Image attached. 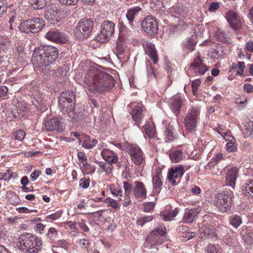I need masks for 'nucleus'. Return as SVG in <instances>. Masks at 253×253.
Segmentation results:
<instances>
[{"label":"nucleus","instance_id":"obj_44","mask_svg":"<svg viewBox=\"0 0 253 253\" xmlns=\"http://www.w3.org/2000/svg\"><path fill=\"white\" fill-rule=\"evenodd\" d=\"M216 131L222 136V137L225 140H228L229 139L228 137H231L230 132L224 129L222 126H219L218 128H216Z\"/></svg>","mask_w":253,"mask_h":253},{"label":"nucleus","instance_id":"obj_38","mask_svg":"<svg viewBox=\"0 0 253 253\" xmlns=\"http://www.w3.org/2000/svg\"><path fill=\"white\" fill-rule=\"evenodd\" d=\"M229 223L235 228H237L242 223V219L240 215L235 214L229 217Z\"/></svg>","mask_w":253,"mask_h":253},{"label":"nucleus","instance_id":"obj_50","mask_svg":"<svg viewBox=\"0 0 253 253\" xmlns=\"http://www.w3.org/2000/svg\"><path fill=\"white\" fill-rule=\"evenodd\" d=\"M62 214V211H58L54 213H52L51 214L47 215L45 216V219L46 220H55L58 219H59L60 217H61Z\"/></svg>","mask_w":253,"mask_h":253},{"label":"nucleus","instance_id":"obj_36","mask_svg":"<svg viewBox=\"0 0 253 253\" xmlns=\"http://www.w3.org/2000/svg\"><path fill=\"white\" fill-rule=\"evenodd\" d=\"M169 157L173 162L176 163L183 160L185 156L182 151L178 150L171 152Z\"/></svg>","mask_w":253,"mask_h":253},{"label":"nucleus","instance_id":"obj_14","mask_svg":"<svg viewBox=\"0 0 253 253\" xmlns=\"http://www.w3.org/2000/svg\"><path fill=\"white\" fill-rule=\"evenodd\" d=\"M45 38L55 42L64 43L68 41L65 34L57 29H51L46 33Z\"/></svg>","mask_w":253,"mask_h":253},{"label":"nucleus","instance_id":"obj_49","mask_svg":"<svg viewBox=\"0 0 253 253\" xmlns=\"http://www.w3.org/2000/svg\"><path fill=\"white\" fill-rule=\"evenodd\" d=\"M26 135V133L24 130L22 129H19L15 131L14 133V136L15 138L18 140L22 141L23 140Z\"/></svg>","mask_w":253,"mask_h":253},{"label":"nucleus","instance_id":"obj_8","mask_svg":"<svg viewBox=\"0 0 253 253\" xmlns=\"http://www.w3.org/2000/svg\"><path fill=\"white\" fill-rule=\"evenodd\" d=\"M126 148L133 163L136 166L141 165L144 159L143 152L139 147L136 144H127Z\"/></svg>","mask_w":253,"mask_h":253},{"label":"nucleus","instance_id":"obj_48","mask_svg":"<svg viewBox=\"0 0 253 253\" xmlns=\"http://www.w3.org/2000/svg\"><path fill=\"white\" fill-rule=\"evenodd\" d=\"M219 250V246L213 244H209L206 249V253H218Z\"/></svg>","mask_w":253,"mask_h":253},{"label":"nucleus","instance_id":"obj_22","mask_svg":"<svg viewBox=\"0 0 253 253\" xmlns=\"http://www.w3.org/2000/svg\"><path fill=\"white\" fill-rule=\"evenodd\" d=\"M133 189V194L136 198H145L147 192L144 184L140 181H135Z\"/></svg>","mask_w":253,"mask_h":253},{"label":"nucleus","instance_id":"obj_11","mask_svg":"<svg viewBox=\"0 0 253 253\" xmlns=\"http://www.w3.org/2000/svg\"><path fill=\"white\" fill-rule=\"evenodd\" d=\"M75 97L74 93L70 91L61 93L58 100L59 107L61 110H69L70 105H74Z\"/></svg>","mask_w":253,"mask_h":253},{"label":"nucleus","instance_id":"obj_55","mask_svg":"<svg viewBox=\"0 0 253 253\" xmlns=\"http://www.w3.org/2000/svg\"><path fill=\"white\" fill-rule=\"evenodd\" d=\"M153 217L151 216L143 217L137 220V223L141 226H143L145 223L151 221Z\"/></svg>","mask_w":253,"mask_h":253},{"label":"nucleus","instance_id":"obj_2","mask_svg":"<svg viewBox=\"0 0 253 253\" xmlns=\"http://www.w3.org/2000/svg\"><path fill=\"white\" fill-rule=\"evenodd\" d=\"M58 50L54 46L43 44L36 48L32 56V62L35 68L45 67L57 58Z\"/></svg>","mask_w":253,"mask_h":253},{"label":"nucleus","instance_id":"obj_17","mask_svg":"<svg viewBox=\"0 0 253 253\" xmlns=\"http://www.w3.org/2000/svg\"><path fill=\"white\" fill-rule=\"evenodd\" d=\"M184 173V167L178 165L172 168L169 171L168 178L172 185L176 183L175 180L180 179Z\"/></svg>","mask_w":253,"mask_h":253},{"label":"nucleus","instance_id":"obj_63","mask_svg":"<svg viewBox=\"0 0 253 253\" xmlns=\"http://www.w3.org/2000/svg\"><path fill=\"white\" fill-rule=\"evenodd\" d=\"M245 68V64L244 62H238V70L237 71V74L242 76L244 74V70Z\"/></svg>","mask_w":253,"mask_h":253},{"label":"nucleus","instance_id":"obj_35","mask_svg":"<svg viewBox=\"0 0 253 253\" xmlns=\"http://www.w3.org/2000/svg\"><path fill=\"white\" fill-rule=\"evenodd\" d=\"M173 130L174 128L171 126L166 128L165 131L166 142L172 141L177 138V135L174 133Z\"/></svg>","mask_w":253,"mask_h":253},{"label":"nucleus","instance_id":"obj_18","mask_svg":"<svg viewBox=\"0 0 253 253\" xmlns=\"http://www.w3.org/2000/svg\"><path fill=\"white\" fill-rule=\"evenodd\" d=\"M183 102L184 99L178 94L174 95L170 98L169 101V107L176 116L179 115L180 108Z\"/></svg>","mask_w":253,"mask_h":253},{"label":"nucleus","instance_id":"obj_52","mask_svg":"<svg viewBox=\"0 0 253 253\" xmlns=\"http://www.w3.org/2000/svg\"><path fill=\"white\" fill-rule=\"evenodd\" d=\"M79 186L83 189H86L89 186L90 180L88 178H82L80 180Z\"/></svg>","mask_w":253,"mask_h":253},{"label":"nucleus","instance_id":"obj_45","mask_svg":"<svg viewBox=\"0 0 253 253\" xmlns=\"http://www.w3.org/2000/svg\"><path fill=\"white\" fill-rule=\"evenodd\" d=\"M227 34L225 31L218 29L216 32L215 37L219 41L225 42L226 41Z\"/></svg>","mask_w":253,"mask_h":253},{"label":"nucleus","instance_id":"obj_23","mask_svg":"<svg viewBox=\"0 0 253 253\" xmlns=\"http://www.w3.org/2000/svg\"><path fill=\"white\" fill-rule=\"evenodd\" d=\"M145 52L154 64L158 62V57L155 45L151 43H147L145 45Z\"/></svg>","mask_w":253,"mask_h":253},{"label":"nucleus","instance_id":"obj_1","mask_svg":"<svg viewBox=\"0 0 253 253\" xmlns=\"http://www.w3.org/2000/svg\"><path fill=\"white\" fill-rule=\"evenodd\" d=\"M84 87L90 92L100 93L110 90L115 84L111 75L94 67L87 70L84 78Z\"/></svg>","mask_w":253,"mask_h":253},{"label":"nucleus","instance_id":"obj_13","mask_svg":"<svg viewBox=\"0 0 253 253\" xmlns=\"http://www.w3.org/2000/svg\"><path fill=\"white\" fill-rule=\"evenodd\" d=\"M45 128L48 131H63L65 128L64 120L62 118H55L44 123Z\"/></svg>","mask_w":253,"mask_h":253},{"label":"nucleus","instance_id":"obj_59","mask_svg":"<svg viewBox=\"0 0 253 253\" xmlns=\"http://www.w3.org/2000/svg\"><path fill=\"white\" fill-rule=\"evenodd\" d=\"M222 50L219 48H216L213 49L211 52V56L213 58L218 59L222 56L221 55Z\"/></svg>","mask_w":253,"mask_h":253},{"label":"nucleus","instance_id":"obj_54","mask_svg":"<svg viewBox=\"0 0 253 253\" xmlns=\"http://www.w3.org/2000/svg\"><path fill=\"white\" fill-rule=\"evenodd\" d=\"M124 188L125 189V195L126 197H129L130 193L132 191V186L128 182L124 181L123 182Z\"/></svg>","mask_w":253,"mask_h":253},{"label":"nucleus","instance_id":"obj_16","mask_svg":"<svg viewBox=\"0 0 253 253\" xmlns=\"http://www.w3.org/2000/svg\"><path fill=\"white\" fill-rule=\"evenodd\" d=\"M226 18L231 27L237 30L240 29L242 25V18L239 16L236 11L229 10L226 15Z\"/></svg>","mask_w":253,"mask_h":253},{"label":"nucleus","instance_id":"obj_31","mask_svg":"<svg viewBox=\"0 0 253 253\" xmlns=\"http://www.w3.org/2000/svg\"><path fill=\"white\" fill-rule=\"evenodd\" d=\"M243 192L246 196L253 197V179L245 182L243 185Z\"/></svg>","mask_w":253,"mask_h":253},{"label":"nucleus","instance_id":"obj_5","mask_svg":"<svg viewBox=\"0 0 253 253\" xmlns=\"http://www.w3.org/2000/svg\"><path fill=\"white\" fill-rule=\"evenodd\" d=\"M93 27V23L92 20L89 19H82L74 29L75 37L78 39H86L90 35Z\"/></svg>","mask_w":253,"mask_h":253},{"label":"nucleus","instance_id":"obj_34","mask_svg":"<svg viewBox=\"0 0 253 253\" xmlns=\"http://www.w3.org/2000/svg\"><path fill=\"white\" fill-rule=\"evenodd\" d=\"M196 41L193 38V36L191 37L187 38L182 42L183 47L190 50H193L196 44Z\"/></svg>","mask_w":253,"mask_h":253},{"label":"nucleus","instance_id":"obj_51","mask_svg":"<svg viewBox=\"0 0 253 253\" xmlns=\"http://www.w3.org/2000/svg\"><path fill=\"white\" fill-rule=\"evenodd\" d=\"M201 84V81L199 79L195 80L192 83V91L194 95L197 96L198 95V87Z\"/></svg>","mask_w":253,"mask_h":253},{"label":"nucleus","instance_id":"obj_47","mask_svg":"<svg viewBox=\"0 0 253 253\" xmlns=\"http://www.w3.org/2000/svg\"><path fill=\"white\" fill-rule=\"evenodd\" d=\"M243 239L247 245L253 243V232H247L243 236Z\"/></svg>","mask_w":253,"mask_h":253},{"label":"nucleus","instance_id":"obj_60","mask_svg":"<svg viewBox=\"0 0 253 253\" xmlns=\"http://www.w3.org/2000/svg\"><path fill=\"white\" fill-rule=\"evenodd\" d=\"M57 247L66 249L69 246L68 242L64 239L59 240L56 242Z\"/></svg>","mask_w":253,"mask_h":253},{"label":"nucleus","instance_id":"obj_21","mask_svg":"<svg viewBox=\"0 0 253 253\" xmlns=\"http://www.w3.org/2000/svg\"><path fill=\"white\" fill-rule=\"evenodd\" d=\"M141 10L142 8L139 6H134L127 10L126 16L128 21V25L131 29H134V20Z\"/></svg>","mask_w":253,"mask_h":253},{"label":"nucleus","instance_id":"obj_53","mask_svg":"<svg viewBox=\"0 0 253 253\" xmlns=\"http://www.w3.org/2000/svg\"><path fill=\"white\" fill-rule=\"evenodd\" d=\"M7 9V3L6 0H0V17L6 12Z\"/></svg>","mask_w":253,"mask_h":253},{"label":"nucleus","instance_id":"obj_61","mask_svg":"<svg viewBox=\"0 0 253 253\" xmlns=\"http://www.w3.org/2000/svg\"><path fill=\"white\" fill-rule=\"evenodd\" d=\"M8 48L7 42H5V40L2 38H0V53L1 51H5Z\"/></svg>","mask_w":253,"mask_h":253},{"label":"nucleus","instance_id":"obj_30","mask_svg":"<svg viewBox=\"0 0 253 253\" xmlns=\"http://www.w3.org/2000/svg\"><path fill=\"white\" fill-rule=\"evenodd\" d=\"M244 128V135L245 137L251 135L253 131V122L249 119H246L243 122Z\"/></svg>","mask_w":253,"mask_h":253},{"label":"nucleus","instance_id":"obj_10","mask_svg":"<svg viewBox=\"0 0 253 253\" xmlns=\"http://www.w3.org/2000/svg\"><path fill=\"white\" fill-rule=\"evenodd\" d=\"M141 26L144 32L149 36H153L158 32V23L155 18L152 16L146 17L141 22Z\"/></svg>","mask_w":253,"mask_h":253},{"label":"nucleus","instance_id":"obj_9","mask_svg":"<svg viewBox=\"0 0 253 253\" xmlns=\"http://www.w3.org/2000/svg\"><path fill=\"white\" fill-rule=\"evenodd\" d=\"M115 26L111 21H104L101 26L100 33L97 37V40L100 42L108 41L115 32Z\"/></svg>","mask_w":253,"mask_h":253},{"label":"nucleus","instance_id":"obj_64","mask_svg":"<svg viewBox=\"0 0 253 253\" xmlns=\"http://www.w3.org/2000/svg\"><path fill=\"white\" fill-rule=\"evenodd\" d=\"M41 174V171L35 169L30 175V178L32 181H35Z\"/></svg>","mask_w":253,"mask_h":253},{"label":"nucleus","instance_id":"obj_40","mask_svg":"<svg viewBox=\"0 0 253 253\" xmlns=\"http://www.w3.org/2000/svg\"><path fill=\"white\" fill-rule=\"evenodd\" d=\"M99 168L98 169V173H103L106 172L107 173H110L112 170V168L110 164L103 162H99L98 163Z\"/></svg>","mask_w":253,"mask_h":253},{"label":"nucleus","instance_id":"obj_56","mask_svg":"<svg viewBox=\"0 0 253 253\" xmlns=\"http://www.w3.org/2000/svg\"><path fill=\"white\" fill-rule=\"evenodd\" d=\"M104 202L114 209H116L119 207V204L117 201L111 198L106 199Z\"/></svg>","mask_w":253,"mask_h":253},{"label":"nucleus","instance_id":"obj_37","mask_svg":"<svg viewBox=\"0 0 253 253\" xmlns=\"http://www.w3.org/2000/svg\"><path fill=\"white\" fill-rule=\"evenodd\" d=\"M26 110L25 106H20L18 104V106H16V108H13L12 110V114L14 118L19 119L24 115V113Z\"/></svg>","mask_w":253,"mask_h":253},{"label":"nucleus","instance_id":"obj_24","mask_svg":"<svg viewBox=\"0 0 253 253\" xmlns=\"http://www.w3.org/2000/svg\"><path fill=\"white\" fill-rule=\"evenodd\" d=\"M101 155L104 160L109 163L116 164L118 161L117 154L109 149H104Z\"/></svg>","mask_w":253,"mask_h":253},{"label":"nucleus","instance_id":"obj_32","mask_svg":"<svg viewBox=\"0 0 253 253\" xmlns=\"http://www.w3.org/2000/svg\"><path fill=\"white\" fill-rule=\"evenodd\" d=\"M82 138H84L82 146L86 149H91L97 143L96 139H91L89 136H83Z\"/></svg>","mask_w":253,"mask_h":253},{"label":"nucleus","instance_id":"obj_20","mask_svg":"<svg viewBox=\"0 0 253 253\" xmlns=\"http://www.w3.org/2000/svg\"><path fill=\"white\" fill-rule=\"evenodd\" d=\"M143 111L142 105L138 104L134 107L130 113L133 121L138 126L141 124L143 119L144 115Z\"/></svg>","mask_w":253,"mask_h":253},{"label":"nucleus","instance_id":"obj_58","mask_svg":"<svg viewBox=\"0 0 253 253\" xmlns=\"http://www.w3.org/2000/svg\"><path fill=\"white\" fill-rule=\"evenodd\" d=\"M83 167L84 170L87 171V173H93L95 170V168L88 164L87 162L83 164Z\"/></svg>","mask_w":253,"mask_h":253},{"label":"nucleus","instance_id":"obj_46","mask_svg":"<svg viewBox=\"0 0 253 253\" xmlns=\"http://www.w3.org/2000/svg\"><path fill=\"white\" fill-rule=\"evenodd\" d=\"M58 234V231L55 228L50 227L48 229V230L46 233V236L50 240H53L54 238L57 237Z\"/></svg>","mask_w":253,"mask_h":253},{"label":"nucleus","instance_id":"obj_4","mask_svg":"<svg viewBox=\"0 0 253 253\" xmlns=\"http://www.w3.org/2000/svg\"><path fill=\"white\" fill-rule=\"evenodd\" d=\"M166 233V228L164 225H161L154 229L147 236L144 243V246L151 249L157 244H163L165 240L164 236Z\"/></svg>","mask_w":253,"mask_h":253},{"label":"nucleus","instance_id":"obj_12","mask_svg":"<svg viewBox=\"0 0 253 253\" xmlns=\"http://www.w3.org/2000/svg\"><path fill=\"white\" fill-rule=\"evenodd\" d=\"M62 12V10L55 5L47 7L45 13V17L51 24H54L63 18Z\"/></svg>","mask_w":253,"mask_h":253},{"label":"nucleus","instance_id":"obj_41","mask_svg":"<svg viewBox=\"0 0 253 253\" xmlns=\"http://www.w3.org/2000/svg\"><path fill=\"white\" fill-rule=\"evenodd\" d=\"M19 29L24 33H32L31 24L30 19L22 22L19 26Z\"/></svg>","mask_w":253,"mask_h":253},{"label":"nucleus","instance_id":"obj_25","mask_svg":"<svg viewBox=\"0 0 253 253\" xmlns=\"http://www.w3.org/2000/svg\"><path fill=\"white\" fill-rule=\"evenodd\" d=\"M31 24L32 33H37L41 31L45 26L43 19L40 17L30 19Z\"/></svg>","mask_w":253,"mask_h":253},{"label":"nucleus","instance_id":"obj_62","mask_svg":"<svg viewBox=\"0 0 253 253\" xmlns=\"http://www.w3.org/2000/svg\"><path fill=\"white\" fill-rule=\"evenodd\" d=\"M59 1L66 5H75L79 1V0H58Z\"/></svg>","mask_w":253,"mask_h":253},{"label":"nucleus","instance_id":"obj_29","mask_svg":"<svg viewBox=\"0 0 253 253\" xmlns=\"http://www.w3.org/2000/svg\"><path fill=\"white\" fill-rule=\"evenodd\" d=\"M145 134L151 138L156 137V132L154 124L151 122H147L144 126Z\"/></svg>","mask_w":253,"mask_h":253},{"label":"nucleus","instance_id":"obj_6","mask_svg":"<svg viewBox=\"0 0 253 253\" xmlns=\"http://www.w3.org/2000/svg\"><path fill=\"white\" fill-rule=\"evenodd\" d=\"M213 204L221 212L229 211L231 206V198L227 192H222L215 196Z\"/></svg>","mask_w":253,"mask_h":253},{"label":"nucleus","instance_id":"obj_27","mask_svg":"<svg viewBox=\"0 0 253 253\" xmlns=\"http://www.w3.org/2000/svg\"><path fill=\"white\" fill-rule=\"evenodd\" d=\"M69 109L64 110V112L67 115L70 121L78 122L82 119V113L75 110V105H70Z\"/></svg>","mask_w":253,"mask_h":253},{"label":"nucleus","instance_id":"obj_57","mask_svg":"<svg viewBox=\"0 0 253 253\" xmlns=\"http://www.w3.org/2000/svg\"><path fill=\"white\" fill-rule=\"evenodd\" d=\"M170 10L171 13L178 15H181L184 13L182 7L179 6H173L170 9Z\"/></svg>","mask_w":253,"mask_h":253},{"label":"nucleus","instance_id":"obj_39","mask_svg":"<svg viewBox=\"0 0 253 253\" xmlns=\"http://www.w3.org/2000/svg\"><path fill=\"white\" fill-rule=\"evenodd\" d=\"M29 2L35 9H37L44 8L46 4V0H29Z\"/></svg>","mask_w":253,"mask_h":253},{"label":"nucleus","instance_id":"obj_26","mask_svg":"<svg viewBox=\"0 0 253 253\" xmlns=\"http://www.w3.org/2000/svg\"><path fill=\"white\" fill-rule=\"evenodd\" d=\"M200 210L196 209H186L183 217V221L185 223H192L195 217L199 213Z\"/></svg>","mask_w":253,"mask_h":253},{"label":"nucleus","instance_id":"obj_33","mask_svg":"<svg viewBox=\"0 0 253 253\" xmlns=\"http://www.w3.org/2000/svg\"><path fill=\"white\" fill-rule=\"evenodd\" d=\"M178 212V209L176 208L174 210L169 212L164 211L161 212V215L164 220L166 221H170L177 215Z\"/></svg>","mask_w":253,"mask_h":253},{"label":"nucleus","instance_id":"obj_43","mask_svg":"<svg viewBox=\"0 0 253 253\" xmlns=\"http://www.w3.org/2000/svg\"><path fill=\"white\" fill-rule=\"evenodd\" d=\"M228 138L229 139L226 140L228 141L226 145V150L229 152H234L237 149L236 145H235V139L231 135V137H228Z\"/></svg>","mask_w":253,"mask_h":253},{"label":"nucleus","instance_id":"obj_3","mask_svg":"<svg viewBox=\"0 0 253 253\" xmlns=\"http://www.w3.org/2000/svg\"><path fill=\"white\" fill-rule=\"evenodd\" d=\"M41 238L30 233H24L18 238V247L20 250L29 253H37L42 249Z\"/></svg>","mask_w":253,"mask_h":253},{"label":"nucleus","instance_id":"obj_19","mask_svg":"<svg viewBox=\"0 0 253 253\" xmlns=\"http://www.w3.org/2000/svg\"><path fill=\"white\" fill-rule=\"evenodd\" d=\"M239 169L237 167H232L228 169L226 173L225 182L227 186L234 189L236 179L239 176Z\"/></svg>","mask_w":253,"mask_h":253},{"label":"nucleus","instance_id":"obj_28","mask_svg":"<svg viewBox=\"0 0 253 253\" xmlns=\"http://www.w3.org/2000/svg\"><path fill=\"white\" fill-rule=\"evenodd\" d=\"M163 176L161 172H157L155 175L152 177V183L153 189L158 192L159 191L160 188L163 185L162 182Z\"/></svg>","mask_w":253,"mask_h":253},{"label":"nucleus","instance_id":"obj_42","mask_svg":"<svg viewBox=\"0 0 253 253\" xmlns=\"http://www.w3.org/2000/svg\"><path fill=\"white\" fill-rule=\"evenodd\" d=\"M110 190L111 193L114 196L117 197L118 198L120 199L123 196V191L121 190V187L118 185H112L110 186Z\"/></svg>","mask_w":253,"mask_h":253},{"label":"nucleus","instance_id":"obj_7","mask_svg":"<svg viewBox=\"0 0 253 253\" xmlns=\"http://www.w3.org/2000/svg\"><path fill=\"white\" fill-rule=\"evenodd\" d=\"M200 114L198 108L193 107L185 116L184 123L187 131L193 132L195 130Z\"/></svg>","mask_w":253,"mask_h":253},{"label":"nucleus","instance_id":"obj_15","mask_svg":"<svg viewBox=\"0 0 253 253\" xmlns=\"http://www.w3.org/2000/svg\"><path fill=\"white\" fill-rule=\"evenodd\" d=\"M190 70L196 75H203L209 70L208 67L203 64L200 58L199 53H197V56L194 59L190 66Z\"/></svg>","mask_w":253,"mask_h":253}]
</instances>
